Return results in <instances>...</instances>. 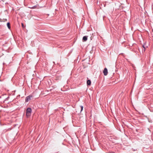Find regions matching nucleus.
<instances>
[{"instance_id": "f257e3e1", "label": "nucleus", "mask_w": 153, "mask_h": 153, "mask_svg": "<svg viewBox=\"0 0 153 153\" xmlns=\"http://www.w3.org/2000/svg\"><path fill=\"white\" fill-rule=\"evenodd\" d=\"M32 111V109L30 108H28L27 109L26 111V113L27 117H29L30 116Z\"/></svg>"}, {"instance_id": "f03ea898", "label": "nucleus", "mask_w": 153, "mask_h": 153, "mask_svg": "<svg viewBox=\"0 0 153 153\" xmlns=\"http://www.w3.org/2000/svg\"><path fill=\"white\" fill-rule=\"evenodd\" d=\"M33 97V96L32 95H30L27 97L25 99V102H27L30 100L31 98Z\"/></svg>"}, {"instance_id": "7ed1b4c3", "label": "nucleus", "mask_w": 153, "mask_h": 153, "mask_svg": "<svg viewBox=\"0 0 153 153\" xmlns=\"http://www.w3.org/2000/svg\"><path fill=\"white\" fill-rule=\"evenodd\" d=\"M104 75L105 76H106L108 74V70L106 68H105L103 71V72Z\"/></svg>"}, {"instance_id": "20e7f679", "label": "nucleus", "mask_w": 153, "mask_h": 153, "mask_svg": "<svg viewBox=\"0 0 153 153\" xmlns=\"http://www.w3.org/2000/svg\"><path fill=\"white\" fill-rule=\"evenodd\" d=\"M88 39V36H84L82 38L83 41H86Z\"/></svg>"}, {"instance_id": "39448f33", "label": "nucleus", "mask_w": 153, "mask_h": 153, "mask_svg": "<svg viewBox=\"0 0 153 153\" xmlns=\"http://www.w3.org/2000/svg\"><path fill=\"white\" fill-rule=\"evenodd\" d=\"M91 82L90 80L88 79L87 81V85H91Z\"/></svg>"}, {"instance_id": "423d86ee", "label": "nucleus", "mask_w": 153, "mask_h": 153, "mask_svg": "<svg viewBox=\"0 0 153 153\" xmlns=\"http://www.w3.org/2000/svg\"><path fill=\"white\" fill-rule=\"evenodd\" d=\"M7 26L9 29L10 28V22H8L7 23Z\"/></svg>"}, {"instance_id": "0eeeda50", "label": "nucleus", "mask_w": 153, "mask_h": 153, "mask_svg": "<svg viewBox=\"0 0 153 153\" xmlns=\"http://www.w3.org/2000/svg\"><path fill=\"white\" fill-rule=\"evenodd\" d=\"M80 107H81L80 112H81V111H82L83 107V106H80Z\"/></svg>"}, {"instance_id": "6e6552de", "label": "nucleus", "mask_w": 153, "mask_h": 153, "mask_svg": "<svg viewBox=\"0 0 153 153\" xmlns=\"http://www.w3.org/2000/svg\"><path fill=\"white\" fill-rule=\"evenodd\" d=\"M22 27L23 28H24L25 27V26L24 25V24L22 23Z\"/></svg>"}, {"instance_id": "1a4fd4ad", "label": "nucleus", "mask_w": 153, "mask_h": 153, "mask_svg": "<svg viewBox=\"0 0 153 153\" xmlns=\"http://www.w3.org/2000/svg\"><path fill=\"white\" fill-rule=\"evenodd\" d=\"M143 48H144V51H145V50L146 49V48L145 47L144 45H143Z\"/></svg>"}, {"instance_id": "9d476101", "label": "nucleus", "mask_w": 153, "mask_h": 153, "mask_svg": "<svg viewBox=\"0 0 153 153\" xmlns=\"http://www.w3.org/2000/svg\"><path fill=\"white\" fill-rule=\"evenodd\" d=\"M7 19H5V21H7Z\"/></svg>"}, {"instance_id": "9b49d317", "label": "nucleus", "mask_w": 153, "mask_h": 153, "mask_svg": "<svg viewBox=\"0 0 153 153\" xmlns=\"http://www.w3.org/2000/svg\"><path fill=\"white\" fill-rule=\"evenodd\" d=\"M152 31H153V30H152Z\"/></svg>"}]
</instances>
